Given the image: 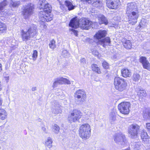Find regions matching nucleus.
Instances as JSON below:
<instances>
[{
    "label": "nucleus",
    "instance_id": "obj_1",
    "mask_svg": "<svg viewBox=\"0 0 150 150\" xmlns=\"http://www.w3.org/2000/svg\"><path fill=\"white\" fill-rule=\"evenodd\" d=\"M40 9L44 10L40 12L39 17L42 20L50 21L52 19L53 15L51 13L52 6L45 0H40L39 2Z\"/></svg>",
    "mask_w": 150,
    "mask_h": 150
},
{
    "label": "nucleus",
    "instance_id": "obj_2",
    "mask_svg": "<svg viewBox=\"0 0 150 150\" xmlns=\"http://www.w3.org/2000/svg\"><path fill=\"white\" fill-rule=\"evenodd\" d=\"M92 22L85 18H82L79 20L77 17L73 18L71 21L69 26L72 28H77L80 25V27L83 29H88Z\"/></svg>",
    "mask_w": 150,
    "mask_h": 150
},
{
    "label": "nucleus",
    "instance_id": "obj_3",
    "mask_svg": "<svg viewBox=\"0 0 150 150\" xmlns=\"http://www.w3.org/2000/svg\"><path fill=\"white\" fill-rule=\"evenodd\" d=\"M37 26L35 25H31L27 31H21V38L23 41H26L30 38L36 35L37 33Z\"/></svg>",
    "mask_w": 150,
    "mask_h": 150
},
{
    "label": "nucleus",
    "instance_id": "obj_4",
    "mask_svg": "<svg viewBox=\"0 0 150 150\" xmlns=\"http://www.w3.org/2000/svg\"><path fill=\"white\" fill-rule=\"evenodd\" d=\"M114 84L115 89L119 92L125 90L127 86L126 80L122 78L115 77L114 79Z\"/></svg>",
    "mask_w": 150,
    "mask_h": 150
},
{
    "label": "nucleus",
    "instance_id": "obj_5",
    "mask_svg": "<svg viewBox=\"0 0 150 150\" xmlns=\"http://www.w3.org/2000/svg\"><path fill=\"white\" fill-rule=\"evenodd\" d=\"M91 127L88 123L83 124L80 127L79 129L80 136L83 139H88L91 134Z\"/></svg>",
    "mask_w": 150,
    "mask_h": 150
},
{
    "label": "nucleus",
    "instance_id": "obj_6",
    "mask_svg": "<svg viewBox=\"0 0 150 150\" xmlns=\"http://www.w3.org/2000/svg\"><path fill=\"white\" fill-rule=\"evenodd\" d=\"M126 14L129 23L132 25L135 24L139 16V12L137 10L134 11H126Z\"/></svg>",
    "mask_w": 150,
    "mask_h": 150
},
{
    "label": "nucleus",
    "instance_id": "obj_7",
    "mask_svg": "<svg viewBox=\"0 0 150 150\" xmlns=\"http://www.w3.org/2000/svg\"><path fill=\"white\" fill-rule=\"evenodd\" d=\"M74 97L76 104H79L84 102L86 98V95L85 91L82 89H79L74 93Z\"/></svg>",
    "mask_w": 150,
    "mask_h": 150
},
{
    "label": "nucleus",
    "instance_id": "obj_8",
    "mask_svg": "<svg viewBox=\"0 0 150 150\" xmlns=\"http://www.w3.org/2000/svg\"><path fill=\"white\" fill-rule=\"evenodd\" d=\"M82 116V113L79 110H75L69 115L68 120L70 123L75 122L80 119Z\"/></svg>",
    "mask_w": 150,
    "mask_h": 150
},
{
    "label": "nucleus",
    "instance_id": "obj_9",
    "mask_svg": "<svg viewBox=\"0 0 150 150\" xmlns=\"http://www.w3.org/2000/svg\"><path fill=\"white\" fill-rule=\"evenodd\" d=\"M139 129V126L136 124L130 125L128 129L129 137L133 139L136 138L137 136Z\"/></svg>",
    "mask_w": 150,
    "mask_h": 150
},
{
    "label": "nucleus",
    "instance_id": "obj_10",
    "mask_svg": "<svg viewBox=\"0 0 150 150\" xmlns=\"http://www.w3.org/2000/svg\"><path fill=\"white\" fill-rule=\"evenodd\" d=\"M131 104L129 102H122L120 103L118 106L120 112L125 115H128L129 112Z\"/></svg>",
    "mask_w": 150,
    "mask_h": 150
},
{
    "label": "nucleus",
    "instance_id": "obj_11",
    "mask_svg": "<svg viewBox=\"0 0 150 150\" xmlns=\"http://www.w3.org/2000/svg\"><path fill=\"white\" fill-rule=\"evenodd\" d=\"M34 8L33 5L32 4H28L23 7L22 14L25 18H28L33 14Z\"/></svg>",
    "mask_w": 150,
    "mask_h": 150
},
{
    "label": "nucleus",
    "instance_id": "obj_12",
    "mask_svg": "<svg viewBox=\"0 0 150 150\" xmlns=\"http://www.w3.org/2000/svg\"><path fill=\"white\" fill-rule=\"evenodd\" d=\"M115 142L119 145L123 146L126 143V140L125 135L120 133L116 134L114 137Z\"/></svg>",
    "mask_w": 150,
    "mask_h": 150
},
{
    "label": "nucleus",
    "instance_id": "obj_13",
    "mask_svg": "<svg viewBox=\"0 0 150 150\" xmlns=\"http://www.w3.org/2000/svg\"><path fill=\"white\" fill-rule=\"evenodd\" d=\"M119 0H106V5L110 9H116L119 4Z\"/></svg>",
    "mask_w": 150,
    "mask_h": 150
},
{
    "label": "nucleus",
    "instance_id": "obj_14",
    "mask_svg": "<svg viewBox=\"0 0 150 150\" xmlns=\"http://www.w3.org/2000/svg\"><path fill=\"white\" fill-rule=\"evenodd\" d=\"M85 4H91L93 6L98 7L102 5L101 0H81Z\"/></svg>",
    "mask_w": 150,
    "mask_h": 150
},
{
    "label": "nucleus",
    "instance_id": "obj_15",
    "mask_svg": "<svg viewBox=\"0 0 150 150\" xmlns=\"http://www.w3.org/2000/svg\"><path fill=\"white\" fill-rule=\"evenodd\" d=\"M122 76L124 78L130 77L132 75V72L130 70L127 68H124L121 70Z\"/></svg>",
    "mask_w": 150,
    "mask_h": 150
},
{
    "label": "nucleus",
    "instance_id": "obj_16",
    "mask_svg": "<svg viewBox=\"0 0 150 150\" xmlns=\"http://www.w3.org/2000/svg\"><path fill=\"white\" fill-rule=\"evenodd\" d=\"M107 34V32L105 30H99L95 35L97 39H100L105 37Z\"/></svg>",
    "mask_w": 150,
    "mask_h": 150
},
{
    "label": "nucleus",
    "instance_id": "obj_17",
    "mask_svg": "<svg viewBox=\"0 0 150 150\" xmlns=\"http://www.w3.org/2000/svg\"><path fill=\"white\" fill-rule=\"evenodd\" d=\"M60 105L57 103L54 105L52 110V112L55 114L60 113L62 112V110L60 108Z\"/></svg>",
    "mask_w": 150,
    "mask_h": 150
},
{
    "label": "nucleus",
    "instance_id": "obj_18",
    "mask_svg": "<svg viewBox=\"0 0 150 150\" xmlns=\"http://www.w3.org/2000/svg\"><path fill=\"white\" fill-rule=\"evenodd\" d=\"M110 42V38L109 37H107L105 39H103L102 40L100 41L99 42V44L105 47L106 45H109Z\"/></svg>",
    "mask_w": 150,
    "mask_h": 150
},
{
    "label": "nucleus",
    "instance_id": "obj_19",
    "mask_svg": "<svg viewBox=\"0 0 150 150\" xmlns=\"http://www.w3.org/2000/svg\"><path fill=\"white\" fill-rule=\"evenodd\" d=\"M98 17L99 22L100 24H104L106 25L108 23L107 19L103 15H99Z\"/></svg>",
    "mask_w": 150,
    "mask_h": 150
},
{
    "label": "nucleus",
    "instance_id": "obj_20",
    "mask_svg": "<svg viewBox=\"0 0 150 150\" xmlns=\"http://www.w3.org/2000/svg\"><path fill=\"white\" fill-rule=\"evenodd\" d=\"M137 10V6L134 2L128 3L127 5L126 11H134Z\"/></svg>",
    "mask_w": 150,
    "mask_h": 150
},
{
    "label": "nucleus",
    "instance_id": "obj_21",
    "mask_svg": "<svg viewBox=\"0 0 150 150\" xmlns=\"http://www.w3.org/2000/svg\"><path fill=\"white\" fill-rule=\"evenodd\" d=\"M139 62L142 64L143 68L149 62L146 59V58L145 57L143 56L140 57L139 59Z\"/></svg>",
    "mask_w": 150,
    "mask_h": 150
},
{
    "label": "nucleus",
    "instance_id": "obj_22",
    "mask_svg": "<svg viewBox=\"0 0 150 150\" xmlns=\"http://www.w3.org/2000/svg\"><path fill=\"white\" fill-rule=\"evenodd\" d=\"M52 139L49 137L45 140V146L49 148H51L52 147Z\"/></svg>",
    "mask_w": 150,
    "mask_h": 150
},
{
    "label": "nucleus",
    "instance_id": "obj_23",
    "mask_svg": "<svg viewBox=\"0 0 150 150\" xmlns=\"http://www.w3.org/2000/svg\"><path fill=\"white\" fill-rule=\"evenodd\" d=\"M6 30V25L0 21V33L5 32Z\"/></svg>",
    "mask_w": 150,
    "mask_h": 150
},
{
    "label": "nucleus",
    "instance_id": "obj_24",
    "mask_svg": "<svg viewBox=\"0 0 150 150\" xmlns=\"http://www.w3.org/2000/svg\"><path fill=\"white\" fill-rule=\"evenodd\" d=\"M7 4L8 2L6 0L3 1L0 3V13H1V15L2 14V13H3V11Z\"/></svg>",
    "mask_w": 150,
    "mask_h": 150
},
{
    "label": "nucleus",
    "instance_id": "obj_25",
    "mask_svg": "<svg viewBox=\"0 0 150 150\" xmlns=\"http://www.w3.org/2000/svg\"><path fill=\"white\" fill-rule=\"evenodd\" d=\"M124 47L127 49H130L132 47V44L130 40H127L123 42Z\"/></svg>",
    "mask_w": 150,
    "mask_h": 150
},
{
    "label": "nucleus",
    "instance_id": "obj_26",
    "mask_svg": "<svg viewBox=\"0 0 150 150\" xmlns=\"http://www.w3.org/2000/svg\"><path fill=\"white\" fill-rule=\"evenodd\" d=\"M91 67L93 71H95L98 74L101 73V72L100 68L98 67V66L97 64H92Z\"/></svg>",
    "mask_w": 150,
    "mask_h": 150
},
{
    "label": "nucleus",
    "instance_id": "obj_27",
    "mask_svg": "<svg viewBox=\"0 0 150 150\" xmlns=\"http://www.w3.org/2000/svg\"><path fill=\"white\" fill-rule=\"evenodd\" d=\"M147 24L148 22L147 21L144 19H143L139 24L140 28H144L147 26Z\"/></svg>",
    "mask_w": 150,
    "mask_h": 150
},
{
    "label": "nucleus",
    "instance_id": "obj_28",
    "mask_svg": "<svg viewBox=\"0 0 150 150\" xmlns=\"http://www.w3.org/2000/svg\"><path fill=\"white\" fill-rule=\"evenodd\" d=\"M41 21L40 22V27L41 29L42 30H46L47 28V25H46L44 23V21H46L47 22H48V21H44L42 20L40 17H39Z\"/></svg>",
    "mask_w": 150,
    "mask_h": 150
},
{
    "label": "nucleus",
    "instance_id": "obj_29",
    "mask_svg": "<svg viewBox=\"0 0 150 150\" xmlns=\"http://www.w3.org/2000/svg\"><path fill=\"white\" fill-rule=\"evenodd\" d=\"M137 95L140 97L143 98L145 97L146 95V91L144 90L140 89L137 92Z\"/></svg>",
    "mask_w": 150,
    "mask_h": 150
},
{
    "label": "nucleus",
    "instance_id": "obj_30",
    "mask_svg": "<svg viewBox=\"0 0 150 150\" xmlns=\"http://www.w3.org/2000/svg\"><path fill=\"white\" fill-rule=\"evenodd\" d=\"M61 82L59 78H56L55 80V81L54 82L52 85V87L53 88L57 87L59 84H61Z\"/></svg>",
    "mask_w": 150,
    "mask_h": 150
},
{
    "label": "nucleus",
    "instance_id": "obj_31",
    "mask_svg": "<svg viewBox=\"0 0 150 150\" xmlns=\"http://www.w3.org/2000/svg\"><path fill=\"white\" fill-rule=\"evenodd\" d=\"M65 4L69 10H72L74 8V6L73 5L71 2L68 1H65Z\"/></svg>",
    "mask_w": 150,
    "mask_h": 150
},
{
    "label": "nucleus",
    "instance_id": "obj_32",
    "mask_svg": "<svg viewBox=\"0 0 150 150\" xmlns=\"http://www.w3.org/2000/svg\"><path fill=\"white\" fill-rule=\"evenodd\" d=\"M61 81V84H69L71 83L70 81L67 79L62 77H59Z\"/></svg>",
    "mask_w": 150,
    "mask_h": 150
},
{
    "label": "nucleus",
    "instance_id": "obj_33",
    "mask_svg": "<svg viewBox=\"0 0 150 150\" xmlns=\"http://www.w3.org/2000/svg\"><path fill=\"white\" fill-rule=\"evenodd\" d=\"M140 79V75L137 73H134L133 75L132 79L135 82H138Z\"/></svg>",
    "mask_w": 150,
    "mask_h": 150
},
{
    "label": "nucleus",
    "instance_id": "obj_34",
    "mask_svg": "<svg viewBox=\"0 0 150 150\" xmlns=\"http://www.w3.org/2000/svg\"><path fill=\"white\" fill-rule=\"evenodd\" d=\"M52 130L55 133L57 134L59 131V127L57 125L54 124L52 127Z\"/></svg>",
    "mask_w": 150,
    "mask_h": 150
},
{
    "label": "nucleus",
    "instance_id": "obj_35",
    "mask_svg": "<svg viewBox=\"0 0 150 150\" xmlns=\"http://www.w3.org/2000/svg\"><path fill=\"white\" fill-rule=\"evenodd\" d=\"M141 136L142 139L143 140H144L145 139H147L149 138V136L147 133L144 130L142 131Z\"/></svg>",
    "mask_w": 150,
    "mask_h": 150
},
{
    "label": "nucleus",
    "instance_id": "obj_36",
    "mask_svg": "<svg viewBox=\"0 0 150 150\" xmlns=\"http://www.w3.org/2000/svg\"><path fill=\"white\" fill-rule=\"evenodd\" d=\"M55 43V41L54 40H52L49 44L50 47L52 50H53L56 47Z\"/></svg>",
    "mask_w": 150,
    "mask_h": 150
},
{
    "label": "nucleus",
    "instance_id": "obj_37",
    "mask_svg": "<svg viewBox=\"0 0 150 150\" xmlns=\"http://www.w3.org/2000/svg\"><path fill=\"white\" fill-rule=\"evenodd\" d=\"M116 114L114 112H112L110 114V119L112 122H114L116 120Z\"/></svg>",
    "mask_w": 150,
    "mask_h": 150
},
{
    "label": "nucleus",
    "instance_id": "obj_38",
    "mask_svg": "<svg viewBox=\"0 0 150 150\" xmlns=\"http://www.w3.org/2000/svg\"><path fill=\"white\" fill-rule=\"evenodd\" d=\"M11 2L10 6L13 7H18L20 4L19 1H11Z\"/></svg>",
    "mask_w": 150,
    "mask_h": 150
},
{
    "label": "nucleus",
    "instance_id": "obj_39",
    "mask_svg": "<svg viewBox=\"0 0 150 150\" xmlns=\"http://www.w3.org/2000/svg\"><path fill=\"white\" fill-rule=\"evenodd\" d=\"M38 56V52L36 50H34L33 51V60L35 61Z\"/></svg>",
    "mask_w": 150,
    "mask_h": 150
},
{
    "label": "nucleus",
    "instance_id": "obj_40",
    "mask_svg": "<svg viewBox=\"0 0 150 150\" xmlns=\"http://www.w3.org/2000/svg\"><path fill=\"white\" fill-rule=\"evenodd\" d=\"M92 53L95 56L99 58H100V55L99 54L97 50H93L92 51Z\"/></svg>",
    "mask_w": 150,
    "mask_h": 150
},
{
    "label": "nucleus",
    "instance_id": "obj_41",
    "mask_svg": "<svg viewBox=\"0 0 150 150\" xmlns=\"http://www.w3.org/2000/svg\"><path fill=\"white\" fill-rule=\"evenodd\" d=\"M103 68L105 69H108L109 67V64L105 61L103 62Z\"/></svg>",
    "mask_w": 150,
    "mask_h": 150
},
{
    "label": "nucleus",
    "instance_id": "obj_42",
    "mask_svg": "<svg viewBox=\"0 0 150 150\" xmlns=\"http://www.w3.org/2000/svg\"><path fill=\"white\" fill-rule=\"evenodd\" d=\"M69 30L71 32V33H74L76 36L77 35L78 32L76 30L72 28H70Z\"/></svg>",
    "mask_w": 150,
    "mask_h": 150
},
{
    "label": "nucleus",
    "instance_id": "obj_43",
    "mask_svg": "<svg viewBox=\"0 0 150 150\" xmlns=\"http://www.w3.org/2000/svg\"><path fill=\"white\" fill-rule=\"evenodd\" d=\"M133 146L134 149L135 150H138L140 147L139 143H136Z\"/></svg>",
    "mask_w": 150,
    "mask_h": 150
},
{
    "label": "nucleus",
    "instance_id": "obj_44",
    "mask_svg": "<svg viewBox=\"0 0 150 150\" xmlns=\"http://www.w3.org/2000/svg\"><path fill=\"white\" fill-rule=\"evenodd\" d=\"M144 68L150 71V63L149 62Z\"/></svg>",
    "mask_w": 150,
    "mask_h": 150
},
{
    "label": "nucleus",
    "instance_id": "obj_45",
    "mask_svg": "<svg viewBox=\"0 0 150 150\" xmlns=\"http://www.w3.org/2000/svg\"><path fill=\"white\" fill-rule=\"evenodd\" d=\"M146 127L149 132H150V123H146Z\"/></svg>",
    "mask_w": 150,
    "mask_h": 150
},
{
    "label": "nucleus",
    "instance_id": "obj_46",
    "mask_svg": "<svg viewBox=\"0 0 150 150\" xmlns=\"http://www.w3.org/2000/svg\"><path fill=\"white\" fill-rule=\"evenodd\" d=\"M86 115L89 116H90L92 114L91 112V111L88 110L85 112Z\"/></svg>",
    "mask_w": 150,
    "mask_h": 150
},
{
    "label": "nucleus",
    "instance_id": "obj_47",
    "mask_svg": "<svg viewBox=\"0 0 150 150\" xmlns=\"http://www.w3.org/2000/svg\"><path fill=\"white\" fill-rule=\"evenodd\" d=\"M42 130L43 132L46 133L47 132V130L46 128L45 127H42Z\"/></svg>",
    "mask_w": 150,
    "mask_h": 150
},
{
    "label": "nucleus",
    "instance_id": "obj_48",
    "mask_svg": "<svg viewBox=\"0 0 150 150\" xmlns=\"http://www.w3.org/2000/svg\"><path fill=\"white\" fill-rule=\"evenodd\" d=\"M86 59L85 58H82L81 59V62L83 63L84 64L85 62Z\"/></svg>",
    "mask_w": 150,
    "mask_h": 150
},
{
    "label": "nucleus",
    "instance_id": "obj_49",
    "mask_svg": "<svg viewBox=\"0 0 150 150\" xmlns=\"http://www.w3.org/2000/svg\"><path fill=\"white\" fill-rule=\"evenodd\" d=\"M37 88L35 87H33L32 88V90L33 91H35L36 90Z\"/></svg>",
    "mask_w": 150,
    "mask_h": 150
},
{
    "label": "nucleus",
    "instance_id": "obj_50",
    "mask_svg": "<svg viewBox=\"0 0 150 150\" xmlns=\"http://www.w3.org/2000/svg\"><path fill=\"white\" fill-rule=\"evenodd\" d=\"M5 78L6 80L8 81L9 80V76H7L5 77Z\"/></svg>",
    "mask_w": 150,
    "mask_h": 150
},
{
    "label": "nucleus",
    "instance_id": "obj_51",
    "mask_svg": "<svg viewBox=\"0 0 150 150\" xmlns=\"http://www.w3.org/2000/svg\"><path fill=\"white\" fill-rule=\"evenodd\" d=\"M2 100L1 99H0V105H2Z\"/></svg>",
    "mask_w": 150,
    "mask_h": 150
},
{
    "label": "nucleus",
    "instance_id": "obj_52",
    "mask_svg": "<svg viewBox=\"0 0 150 150\" xmlns=\"http://www.w3.org/2000/svg\"><path fill=\"white\" fill-rule=\"evenodd\" d=\"M1 64H0V72L2 70Z\"/></svg>",
    "mask_w": 150,
    "mask_h": 150
},
{
    "label": "nucleus",
    "instance_id": "obj_53",
    "mask_svg": "<svg viewBox=\"0 0 150 150\" xmlns=\"http://www.w3.org/2000/svg\"><path fill=\"white\" fill-rule=\"evenodd\" d=\"M65 52L66 53V51H63V53H65Z\"/></svg>",
    "mask_w": 150,
    "mask_h": 150
},
{
    "label": "nucleus",
    "instance_id": "obj_54",
    "mask_svg": "<svg viewBox=\"0 0 150 150\" xmlns=\"http://www.w3.org/2000/svg\"><path fill=\"white\" fill-rule=\"evenodd\" d=\"M59 2L60 4L61 5V4H62L61 3V2Z\"/></svg>",
    "mask_w": 150,
    "mask_h": 150
}]
</instances>
